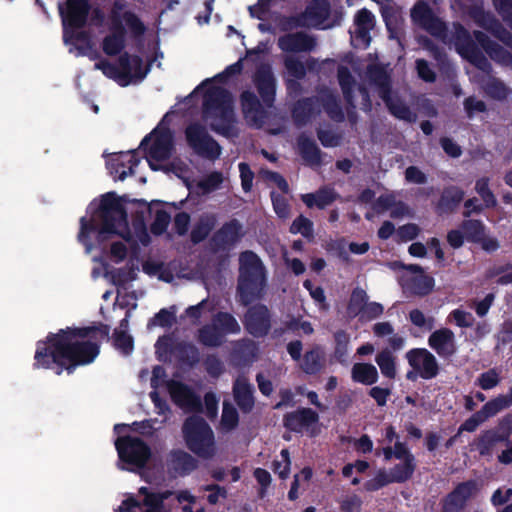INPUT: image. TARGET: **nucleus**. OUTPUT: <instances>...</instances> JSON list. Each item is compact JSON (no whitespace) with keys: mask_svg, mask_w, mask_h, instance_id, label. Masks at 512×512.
<instances>
[{"mask_svg":"<svg viewBox=\"0 0 512 512\" xmlns=\"http://www.w3.org/2000/svg\"><path fill=\"white\" fill-rule=\"evenodd\" d=\"M88 214L89 218H81L78 234V240L85 246L86 252L92 251V238L99 243L111 240L109 250L105 253L109 263L94 258L95 266L92 269V277L97 279L103 276L116 286H124L135 280L138 268L133 263H128L119 269H114L111 266V264H119L127 256V247L124 242L112 240V238L120 236L126 242H139L146 245L149 236L143 222L135 223L133 232H131L122 204L112 193L106 194L99 201H93L88 207Z\"/></svg>","mask_w":512,"mask_h":512,"instance_id":"1","label":"nucleus"},{"mask_svg":"<svg viewBox=\"0 0 512 512\" xmlns=\"http://www.w3.org/2000/svg\"><path fill=\"white\" fill-rule=\"evenodd\" d=\"M102 333L95 328L67 329L58 334H51L46 341L37 343L35 352L36 368H58L71 372L78 365L89 364L99 353L97 335Z\"/></svg>","mask_w":512,"mask_h":512,"instance_id":"2","label":"nucleus"},{"mask_svg":"<svg viewBox=\"0 0 512 512\" xmlns=\"http://www.w3.org/2000/svg\"><path fill=\"white\" fill-rule=\"evenodd\" d=\"M140 149L145 152L146 160L152 170L174 174L183 180L189 190L196 188L199 193L208 194L218 189L223 183L222 173L212 172L194 185L190 181L189 165L179 158L171 159L174 149L173 135L163 125L156 127L142 140Z\"/></svg>","mask_w":512,"mask_h":512,"instance_id":"3","label":"nucleus"},{"mask_svg":"<svg viewBox=\"0 0 512 512\" xmlns=\"http://www.w3.org/2000/svg\"><path fill=\"white\" fill-rule=\"evenodd\" d=\"M193 97L203 95V115L207 124L225 136L234 133V111L231 95L215 84V79H207L194 91Z\"/></svg>","mask_w":512,"mask_h":512,"instance_id":"4","label":"nucleus"},{"mask_svg":"<svg viewBox=\"0 0 512 512\" xmlns=\"http://www.w3.org/2000/svg\"><path fill=\"white\" fill-rule=\"evenodd\" d=\"M64 26V41L78 51L79 55L94 56V43L91 38L79 31L88 12L87 0H67L59 5Z\"/></svg>","mask_w":512,"mask_h":512,"instance_id":"5","label":"nucleus"},{"mask_svg":"<svg viewBox=\"0 0 512 512\" xmlns=\"http://www.w3.org/2000/svg\"><path fill=\"white\" fill-rule=\"evenodd\" d=\"M109 22L110 34L104 38L102 44L108 55H115L123 49L125 33L140 35L144 32V25L123 0L115 1Z\"/></svg>","mask_w":512,"mask_h":512,"instance_id":"6","label":"nucleus"},{"mask_svg":"<svg viewBox=\"0 0 512 512\" xmlns=\"http://www.w3.org/2000/svg\"><path fill=\"white\" fill-rule=\"evenodd\" d=\"M239 293L244 303L257 296L265 284V272L262 262L253 252H244L240 256Z\"/></svg>","mask_w":512,"mask_h":512,"instance_id":"7","label":"nucleus"},{"mask_svg":"<svg viewBox=\"0 0 512 512\" xmlns=\"http://www.w3.org/2000/svg\"><path fill=\"white\" fill-rule=\"evenodd\" d=\"M95 69L116 81L121 86H128L142 81L148 73V67L138 56L124 55L119 59L117 66L101 60L95 63Z\"/></svg>","mask_w":512,"mask_h":512,"instance_id":"8","label":"nucleus"},{"mask_svg":"<svg viewBox=\"0 0 512 512\" xmlns=\"http://www.w3.org/2000/svg\"><path fill=\"white\" fill-rule=\"evenodd\" d=\"M183 434L189 449L198 456L211 458L216 454L213 431L202 418H188L183 426Z\"/></svg>","mask_w":512,"mask_h":512,"instance_id":"9","label":"nucleus"},{"mask_svg":"<svg viewBox=\"0 0 512 512\" xmlns=\"http://www.w3.org/2000/svg\"><path fill=\"white\" fill-rule=\"evenodd\" d=\"M395 458L400 460V464L390 472L379 471L374 478L366 482L367 490H378L389 483L404 482L412 476L415 469L414 458L401 443L395 444Z\"/></svg>","mask_w":512,"mask_h":512,"instance_id":"10","label":"nucleus"},{"mask_svg":"<svg viewBox=\"0 0 512 512\" xmlns=\"http://www.w3.org/2000/svg\"><path fill=\"white\" fill-rule=\"evenodd\" d=\"M115 446L122 469H140L145 466L151 455L149 447L136 437H119L115 441Z\"/></svg>","mask_w":512,"mask_h":512,"instance_id":"11","label":"nucleus"},{"mask_svg":"<svg viewBox=\"0 0 512 512\" xmlns=\"http://www.w3.org/2000/svg\"><path fill=\"white\" fill-rule=\"evenodd\" d=\"M379 96L385 101L389 110L399 119L412 121L415 115L397 98L391 95L389 90V78L386 72L378 69H369Z\"/></svg>","mask_w":512,"mask_h":512,"instance_id":"12","label":"nucleus"},{"mask_svg":"<svg viewBox=\"0 0 512 512\" xmlns=\"http://www.w3.org/2000/svg\"><path fill=\"white\" fill-rule=\"evenodd\" d=\"M240 326L229 314H219L211 326L204 327L199 334L200 341L208 346L219 345L226 334L237 333Z\"/></svg>","mask_w":512,"mask_h":512,"instance_id":"13","label":"nucleus"},{"mask_svg":"<svg viewBox=\"0 0 512 512\" xmlns=\"http://www.w3.org/2000/svg\"><path fill=\"white\" fill-rule=\"evenodd\" d=\"M186 139L188 145L203 157L215 159L221 153L219 145L198 124H192L187 127Z\"/></svg>","mask_w":512,"mask_h":512,"instance_id":"14","label":"nucleus"},{"mask_svg":"<svg viewBox=\"0 0 512 512\" xmlns=\"http://www.w3.org/2000/svg\"><path fill=\"white\" fill-rule=\"evenodd\" d=\"M400 284L406 292L426 295L432 290L434 280L418 266L411 265L403 270L400 276Z\"/></svg>","mask_w":512,"mask_h":512,"instance_id":"15","label":"nucleus"},{"mask_svg":"<svg viewBox=\"0 0 512 512\" xmlns=\"http://www.w3.org/2000/svg\"><path fill=\"white\" fill-rule=\"evenodd\" d=\"M455 46L463 58L480 70H487L488 62L486 58L481 54L477 46L470 41L467 31L461 26H455Z\"/></svg>","mask_w":512,"mask_h":512,"instance_id":"16","label":"nucleus"},{"mask_svg":"<svg viewBox=\"0 0 512 512\" xmlns=\"http://www.w3.org/2000/svg\"><path fill=\"white\" fill-rule=\"evenodd\" d=\"M407 359L413 369L424 379H431L438 373L435 356L426 349H414L407 353Z\"/></svg>","mask_w":512,"mask_h":512,"instance_id":"17","label":"nucleus"},{"mask_svg":"<svg viewBox=\"0 0 512 512\" xmlns=\"http://www.w3.org/2000/svg\"><path fill=\"white\" fill-rule=\"evenodd\" d=\"M140 163L135 151L113 154L107 160V166L115 179L124 180L135 174V168Z\"/></svg>","mask_w":512,"mask_h":512,"instance_id":"18","label":"nucleus"},{"mask_svg":"<svg viewBox=\"0 0 512 512\" xmlns=\"http://www.w3.org/2000/svg\"><path fill=\"white\" fill-rule=\"evenodd\" d=\"M412 21L430 32L432 35L441 37L444 32V25L431 9L423 2H418L411 10Z\"/></svg>","mask_w":512,"mask_h":512,"instance_id":"19","label":"nucleus"},{"mask_svg":"<svg viewBox=\"0 0 512 512\" xmlns=\"http://www.w3.org/2000/svg\"><path fill=\"white\" fill-rule=\"evenodd\" d=\"M479 490L476 482L469 481L460 484L451 492L443 502V512H460L467 501L472 498Z\"/></svg>","mask_w":512,"mask_h":512,"instance_id":"20","label":"nucleus"},{"mask_svg":"<svg viewBox=\"0 0 512 512\" xmlns=\"http://www.w3.org/2000/svg\"><path fill=\"white\" fill-rule=\"evenodd\" d=\"M374 27V16L366 10H360L355 17V29L351 41L355 47L366 48L370 44V30Z\"/></svg>","mask_w":512,"mask_h":512,"instance_id":"21","label":"nucleus"},{"mask_svg":"<svg viewBox=\"0 0 512 512\" xmlns=\"http://www.w3.org/2000/svg\"><path fill=\"white\" fill-rule=\"evenodd\" d=\"M318 422V415L311 409H301L296 412L290 413L285 417V426L297 432H309L310 434L316 433V425Z\"/></svg>","mask_w":512,"mask_h":512,"instance_id":"22","label":"nucleus"},{"mask_svg":"<svg viewBox=\"0 0 512 512\" xmlns=\"http://www.w3.org/2000/svg\"><path fill=\"white\" fill-rule=\"evenodd\" d=\"M329 5L326 0H314L307 7L303 24L320 29L330 27L328 23Z\"/></svg>","mask_w":512,"mask_h":512,"instance_id":"23","label":"nucleus"},{"mask_svg":"<svg viewBox=\"0 0 512 512\" xmlns=\"http://www.w3.org/2000/svg\"><path fill=\"white\" fill-rule=\"evenodd\" d=\"M168 389L174 403L183 410L195 411L200 408L199 398L180 382L170 381Z\"/></svg>","mask_w":512,"mask_h":512,"instance_id":"24","label":"nucleus"},{"mask_svg":"<svg viewBox=\"0 0 512 512\" xmlns=\"http://www.w3.org/2000/svg\"><path fill=\"white\" fill-rule=\"evenodd\" d=\"M428 344L440 356H450L456 349L454 333L447 328L434 331L428 339Z\"/></svg>","mask_w":512,"mask_h":512,"instance_id":"25","label":"nucleus"},{"mask_svg":"<svg viewBox=\"0 0 512 512\" xmlns=\"http://www.w3.org/2000/svg\"><path fill=\"white\" fill-rule=\"evenodd\" d=\"M247 330L254 336L264 335L269 328L268 311L264 306L251 308L245 320Z\"/></svg>","mask_w":512,"mask_h":512,"instance_id":"26","label":"nucleus"},{"mask_svg":"<svg viewBox=\"0 0 512 512\" xmlns=\"http://www.w3.org/2000/svg\"><path fill=\"white\" fill-rule=\"evenodd\" d=\"M241 102L247 122L255 127H260L263 124L265 112L256 96L251 92L246 91L241 96Z\"/></svg>","mask_w":512,"mask_h":512,"instance_id":"27","label":"nucleus"},{"mask_svg":"<svg viewBox=\"0 0 512 512\" xmlns=\"http://www.w3.org/2000/svg\"><path fill=\"white\" fill-rule=\"evenodd\" d=\"M278 45L284 52H303L311 50L315 43L314 40L306 34L296 33L279 38Z\"/></svg>","mask_w":512,"mask_h":512,"instance_id":"28","label":"nucleus"},{"mask_svg":"<svg viewBox=\"0 0 512 512\" xmlns=\"http://www.w3.org/2000/svg\"><path fill=\"white\" fill-rule=\"evenodd\" d=\"M139 494L143 496L141 508L143 507L144 512H166L164 500L171 495L170 492L154 493L146 487H141Z\"/></svg>","mask_w":512,"mask_h":512,"instance_id":"29","label":"nucleus"},{"mask_svg":"<svg viewBox=\"0 0 512 512\" xmlns=\"http://www.w3.org/2000/svg\"><path fill=\"white\" fill-rule=\"evenodd\" d=\"M259 93L263 101L270 105L274 99L275 84L272 73L269 68L259 70L255 77Z\"/></svg>","mask_w":512,"mask_h":512,"instance_id":"30","label":"nucleus"},{"mask_svg":"<svg viewBox=\"0 0 512 512\" xmlns=\"http://www.w3.org/2000/svg\"><path fill=\"white\" fill-rule=\"evenodd\" d=\"M351 378L354 382L372 385L378 380V371L372 364L355 363L351 369Z\"/></svg>","mask_w":512,"mask_h":512,"instance_id":"31","label":"nucleus"},{"mask_svg":"<svg viewBox=\"0 0 512 512\" xmlns=\"http://www.w3.org/2000/svg\"><path fill=\"white\" fill-rule=\"evenodd\" d=\"M475 38L477 41V44L481 46V48L494 60L502 63V64H508L511 61V55L504 50L503 48L499 47L496 44H493L486 40L484 35L481 32H475Z\"/></svg>","mask_w":512,"mask_h":512,"instance_id":"32","label":"nucleus"},{"mask_svg":"<svg viewBox=\"0 0 512 512\" xmlns=\"http://www.w3.org/2000/svg\"><path fill=\"white\" fill-rule=\"evenodd\" d=\"M234 395L238 405L249 410L253 406L252 389L244 377H240L234 384Z\"/></svg>","mask_w":512,"mask_h":512,"instance_id":"33","label":"nucleus"},{"mask_svg":"<svg viewBox=\"0 0 512 512\" xmlns=\"http://www.w3.org/2000/svg\"><path fill=\"white\" fill-rule=\"evenodd\" d=\"M129 312L126 313L125 318L121 321L119 329L114 334V345L123 354H130L133 350V339L127 333Z\"/></svg>","mask_w":512,"mask_h":512,"instance_id":"34","label":"nucleus"},{"mask_svg":"<svg viewBox=\"0 0 512 512\" xmlns=\"http://www.w3.org/2000/svg\"><path fill=\"white\" fill-rule=\"evenodd\" d=\"M377 211L390 210L392 217H400L409 214V208L402 203H395L394 196L392 194L381 195L375 205Z\"/></svg>","mask_w":512,"mask_h":512,"instance_id":"35","label":"nucleus"},{"mask_svg":"<svg viewBox=\"0 0 512 512\" xmlns=\"http://www.w3.org/2000/svg\"><path fill=\"white\" fill-rule=\"evenodd\" d=\"M476 21L486 29L492 31L501 41L506 45L512 46V37L508 32L500 30L499 24L489 15L483 12H477L475 15Z\"/></svg>","mask_w":512,"mask_h":512,"instance_id":"36","label":"nucleus"},{"mask_svg":"<svg viewBox=\"0 0 512 512\" xmlns=\"http://www.w3.org/2000/svg\"><path fill=\"white\" fill-rule=\"evenodd\" d=\"M338 78H339V82L342 87L344 96L350 104L354 105L353 95H352V92L354 90L361 94L364 102L368 101L367 100L368 94L364 89L358 88L355 85L352 88L351 76L346 68H344V67L339 68ZM364 106H366V103H364Z\"/></svg>","mask_w":512,"mask_h":512,"instance_id":"37","label":"nucleus"},{"mask_svg":"<svg viewBox=\"0 0 512 512\" xmlns=\"http://www.w3.org/2000/svg\"><path fill=\"white\" fill-rule=\"evenodd\" d=\"M336 199V194L331 189L320 190L316 194H305L302 196L303 202L308 207H318L320 209L330 205Z\"/></svg>","mask_w":512,"mask_h":512,"instance_id":"38","label":"nucleus"},{"mask_svg":"<svg viewBox=\"0 0 512 512\" xmlns=\"http://www.w3.org/2000/svg\"><path fill=\"white\" fill-rule=\"evenodd\" d=\"M512 404V397H505L499 395L495 399L487 402L480 410L481 414L487 420L488 418L496 415L498 412L509 407Z\"/></svg>","mask_w":512,"mask_h":512,"instance_id":"39","label":"nucleus"},{"mask_svg":"<svg viewBox=\"0 0 512 512\" xmlns=\"http://www.w3.org/2000/svg\"><path fill=\"white\" fill-rule=\"evenodd\" d=\"M375 360L385 377L392 379L396 376L395 358L389 350L381 351Z\"/></svg>","mask_w":512,"mask_h":512,"instance_id":"40","label":"nucleus"},{"mask_svg":"<svg viewBox=\"0 0 512 512\" xmlns=\"http://www.w3.org/2000/svg\"><path fill=\"white\" fill-rule=\"evenodd\" d=\"M143 271L149 276L157 277L159 280L165 282H171L173 280V274L163 264L158 263L154 260H148L143 264Z\"/></svg>","mask_w":512,"mask_h":512,"instance_id":"41","label":"nucleus"},{"mask_svg":"<svg viewBox=\"0 0 512 512\" xmlns=\"http://www.w3.org/2000/svg\"><path fill=\"white\" fill-rule=\"evenodd\" d=\"M241 226L238 222L232 221L226 224L217 234V239L223 244L236 241L241 236Z\"/></svg>","mask_w":512,"mask_h":512,"instance_id":"42","label":"nucleus"},{"mask_svg":"<svg viewBox=\"0 0 512 512\" xmlns=\"http://www.w3.org/2000/svg\"><path fill=\"white\" fill-rule=\"evenodd\" d=\"M367 303V294L362 289H355L351 295L348 305V313L350 316H360L363 308Z\"/></svg>","mask_w":512,"mask_h":512,"instance_id":"43","label":"nucleus"},{"mask_svg":"<svg viewBox=\"0 0 512 512\" xmlns=\"http://www.w3.org/2000/svg\"><path fill=\"white\" fill-rule=\"evenodd\" d=\"M462 230L466 235V239L472 242H480L485 234L484 225L476 220H468L463 223Z\"/></svg>","mask_w":512,"mask_h":512,"instance_id":"44","label":"nucleus"},{"mask_svg":"<svg viewBox=\"0 0 512 512\" xmlns=\"http://www.w3.org/2000/svg\"><path fill=\"white\" fill-rule=\"evenodd\" d=\"M214 222L215 219L211 215H207L201 218L199 223L194 227L192 231V240L194 242L203 240L214 226Z\"/></svg>","mask_w":512,"mask_h":512,"instance_id":"45","label":"nucleus"},{"mask_svg":"<svg viewBox=\"0 0 512 512\" xmlns=\"http://www.w3.org/2000/svg\"><path fill=\"white\" fill-rule=\"evenodd\" d=\"M475 189L486 207H494L496 205V198L489 189V180L487 178L477 180Z\"/></svg>","mask_w":512,"mask_h":512,"instance_id":"46","label":"nucleus"},{"mask_svg":"<svg viewBox=\"0 0 512 512\" xmlns=\"http://www.w3.org/2000/svg\"><path fill=\"white\" fill-rule=\"evenodd\" d=\"M238 424V414L234 407L229 404H224L223 413L221 418V428L225 431H230Z\"/></svg>","mask_w":512,"mask_h":512,"instance_id":"47","label":"nucleus"},{"mask_svg":"<svg viewBox=\"0 0 512 512\" xmlns=\"http://www.w3.org/2000/svg\"><path fill=\"white\" fill-rule=\"evenodd\" d=\"M299 150L303 157L311 164L316 163L319 159V151L315 143L309 139H301L299 141Z\"/></svg>","mask_w":512,"mask_h":512,"instance_id":"48","label":"nucleus"},{"mask_svg":"<svg viewBox=\"0 0 512 512\" xmlns=\"http://www.w3.org/2000/svg\"><path fill=\"white\" fill-rule=\"evenodd\" d=\"M322 356L319 351H311L305 355L302 363V369L306 373H315L321 367Z\"/></svg>","mask_w":512,"mask_h":512,"instance_id":"49","label":"nucleus"},{"mask_svg":"<svg viewBox=\"0 0 512 512\" xmlns=\"http://www.w3.org/2000/svg\"><path fill=\"white\" fill-rule=\"evenodd\" d=\"M485 90L488 95L495 99H503L508 94V89L504 86V84L494 78H489L486 83Z\"/></svg>","mask_w":512,"mask_h":512,"instance_id":"50","label":"nucleus"},{"mask_svg":"<svg viewBox=\"0 0 512 512\" xmlns=\"http://www.w3.org/2000/svg\"><path fill=\"white\" fill-rule=\"evenodd\" d=\"M290 231L294 234L300 233L304 237L312 236V223L309 219L299 216L295 219L290 227Z\"/></svg>","mask_w":512,"mask_h":512,"instance_id":"51","label":"nucleus"},{"mask_svg":"<svg viewBox=\"0 0 512 512\" xmlns=\"http://www.w3.org/2000/svg\"><path fill=\"white\" fill-rule=\"evenodd\" d=\"M290 457L286 449H283L280 454V459L274 462V472L281 478H287L290 472Z\"/></svg>","mask_w":512,"mask_h":512,"instance_id":"52","label":"nucleus"},{"mask_svg":"<svg viewBox=\"0 0 512 512\" xmlns=\"http://www.w3.org/2000/svg\"><path fill=\"white\" fill-rule=\"evenodd\" d=\"M464 197V193L458 188L447 189L441 199L440 207L450 208V201L453 205L458 204Z\"/></svg>","mask_w":512,"mask_h":512,"instance_id":"53","label":"nucleus"},{"mask_svg":"<svg viewBox=\"0 0 512 512\" xmlns=\"http://www.w3.org/2000/svg\"><path fill=\"white\" fill-rule=\"evenodd\" d=\"M420 232L419 227L416 224L409 223L399 227L396 231V237L400 241H411L418 236Z\"/></svg>","mask_w":512,"mask_h":512,"instance_id":"54","label":"nucleus"},{"mask_svg":"<svg viewBox=\"0 0 512 512\" xmlns=\"http://www.w3.org/2000/svg\"><path fill=\"white\" fill-rule=\"evenodd\" d=\"M304 287L309 291L310 296L317 303L320 309H327L326 297L321 287H314L309 280L304 282Z\"/></svg>","mask_w":512,"mask_h":512,"instance_id":"55","label":"nucleus"},{"mask_svg":"<svg viewBox=\"0 0 512 512\" xmlns=\"http://www.w3.org/2000/svg\"><path fill=\"white\" fill-rule=\"evenodd\" d=\"M312 476V471L309 468H304L300 474L296 475L294 478V482L292 487L288 493V497L290 500H295L298 498V487L302 481L307 482Z\"/></svg>","mask_w":512,"mask_h":512,"instance_id":"56","label":"nucleus"},{"mask_svg":"<svg viewBox=\"0 0 512 512\" xmlns=\"http://www.w3.org/2000/svg\"><path fill=\"white\" fill-rule=\"evenodd\" d=\"M452 319L459 327H469L473 324V316L471 313L462 309H455L450 313Z\"/></svg>","mask_w":512,"mask_h":512,"instance_id":"57","label":"nucleus"},{"mask_svg":"<svg viewBox=\"0 0 512 512\" xmlns=\"http://www.w3.org/2000/svg\"><path fill=\"white\" fill-rule=\"evenodd\" d=\"M499 383V375L495 370H489L478 378L479 386L484 389H492Z\"/></svg>","mask_w":512,"mask_h":512,"instance_id":"58","label":"nucleus"},{"mask_svg":"<svg viewBox=\"0 0 512 512\" xmlns=\"http://www.w3.org/2000/svg\"><path fill=\"white\" fill-rule=\"evenodd\" d=\"M170 222V216L168 213L162 210L156 212L155 220L152 224V232L154 234H161L165 231Z\"/></svg>","mask_w":512,"mask_h":512,"instance_id":"59","label":"nucleus"},{"mask_svg":"<svg viewBox=\"0 0 512 512\" xmlns=\"http://www.w3.org/2000/svg\"><path fill=\"white\" fill-rule=\"evenodd\" d=\"M498 12L512 28V0H493Z\"/></svg>","mask_w":512,"mask_h":512,"instance_id":"60","label":"nucleus"},{"mask_svg":"<svg viewBox=\"0 0 512 512\" xmlns=\"http://www.w3.org/2000/svg\"><path fill=\"white\" fill-rule=\"evenodd\" d=\"M285 67L288 74L294 78H300L305 74L304 65L293 57L285 59Z\"/></svg>","mask_w":512,"mask_h":512,"instance_id":"61","label":"nucleus"},{"mask_svg":"<svg viewBox=\"0 0 512 512\" xmlns=\"http://www.w3.org/2000/svg\"><path fill=\"white\" fill-rule=\"evenodd\" d=\"M383 313V306L377 302H367L360 317L364 320H372Z\"/></svg>","mask_w":512,"mask_h":512,"instance_id":"62","label":"nucleus"},{"mask_svg":"<svg viewBox=\"0 0 512 512\" xmlns=\"http://www.w3.org/2000/svg\"><path fill=\"white\" fill-rule=\"evenodd\" d=\"M141 509V503L132 494L125 495L116 512H135Z\"/></svg>","mask_w":512,"mask_h":512,"instance_id":"63","label":"nucleus"},{"mask_svg":"<svg viewBox=\"0 0 512 512\" xmlns=\"http://www.w3.org/2000/svg\"><path fill=\"white\" fill-rule=\"evenodd\" d=\"M485 420V418L483 417V415L481 414L480 411H478L477 413H475L474 415H472L469 419H467L459 428V432H462V431H468V432H473L474 430H476V428L481 424L483 423Z\"/></svg>","mask_w":512,"mask_h":512,"instance_id":"64","label":"nucleus"}]
</instances>
